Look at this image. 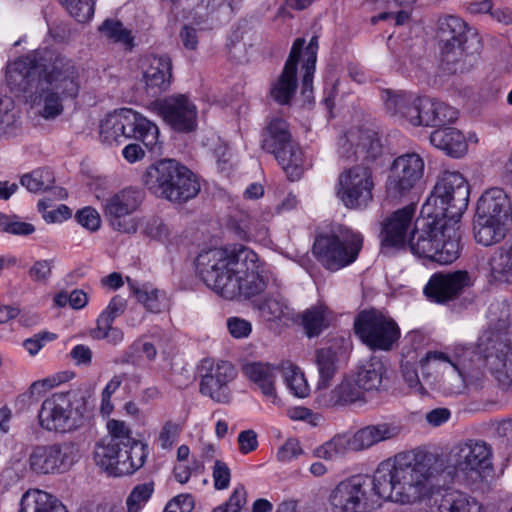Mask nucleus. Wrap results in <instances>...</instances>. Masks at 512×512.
Here are the masks:
<instances>
[{
  "label": "nucleus",
  "mask_w": 512,
  "mask_h": 512,
  "mask_svg": "<svg viewBox=\"0 0 512 512\" xmlns=\"http://www.w3.org/2000/svg\"><path fill=\"white\" fill-rule=\"evenodd\" d=\"M403 453L419 502H431L429 512H483L475 498L460 490L445 489L440 481H482L493 471V451L487 442L465 440L446 456L414 451Z\"/></svg>",
  "instance_id": "obj_1"
},
{
  "label": "nucleus",
  "mask_w": 512,
  "mask_h": 512,
  "mask_svg": "<svg viewBox=\"0 0 512 512\" xmlns=\"http://www.w3.org/2000/svg\"><path fill=\"white\" fill-rule=\"evenodd\" d=\"M80 74V67L72 59L42 49L9 63L6 80L11 90L25 94L36 116L54 120L63 113L64 102L78 96Z\"/></svg>",
  "instance_id": "obj_2"
},
{
  "label": "nucleus",
  "mask_w": 512,
  "mask_h": 512,
  "mask_svg": "<svg viewBox=\"0 0 512 512\" xmlns=\"http://www.w3.org/2000/svg\"><path fill=\"white\" fill-rule=\"evenodd\" d=\"M382 500L420 503L403 452L382 461L372 476L360 474L340 481L328 498L332 512H375Z\"/></svg>",
  "instance_id": "obj_3"
},
{
  "label": "nucleus",
  "mask_w": 512,
  "mask_h": 512,
  "mask_svg": "<svg viewBox=\"0 0 512 512\" xmlns=\"http://www.w3.org/2000/svg\"><path fill=\"white\" fill-rule=\"evenodd\" d=\"M487 327L478 338L477 348L483 365L504 388L512 386V338L508 313L502 302H492Z\"/></svg>",
  "instance_id": "obj_4"
},
{
  "label": "nucleus",
  "mask_w": 512,
  "mask_h": 512,
  "mask_svg": "<svg viewBox=\"0 0 512 512\" xmlns=\"http://www.w3.org/2000/svg\"><path fill=\"white\" fill-rule=\"evenodd\" d=\"M142 181L156 197L177 203L194 198L200 190L195 175L174 159H164L150 165Z\"/></svg>",
  "instance_id": "obj_5"
},
{
  "label": "nucleus",
  "mask_w": 512,
  "mask_h": 512,
  "mask_svg": "<svg viewBox=\"0 0 512 512\" xmlns=\"http://www.w3.org/2000/svg\"><path fill=\"white\" fill-rule=\"evenodd\" d=\"M233 276L224 289L223 298L250 299L274 287H282V283L265 264L259 261L258 255L245 246L237 248L236 263Z\"/></svg>",
  "instance_id": "obj_6"
},
{
  "label": "nucleus",
  "mask_w": 512,
  "mask_h": 512,
  "mask_svg": "<svg viewBox=\"0 0 512 512\" xmlns=\"http://www.w3.org/2000/svg\"><path fill=\"white\" fill-rule=\"evenodd\" d=\"M469 187L459 172L445 171L423 204L421 215L442 217L457 224L467 209Z\"/></svg>",
  "instance_id": "obj_7"
},
{
  "label": "nucleus",
  "mask_w": 512,
  "mask_h": 512,
  "mask_svg": "<svg viewBox=\"0 0 512 512\" xmlns=\"http://www.w3.org/2000/svg\"><path fill=\"white\" fill-rule=\"evenodd\" d=\"M438 38L443 70L448 73L462 72L464 57L473 54V51H469L470 47L479 44L477 34L460 17L446 15L438 20Z\"/></svg>",
  "instance_id": "obj_8"
},
{
  "label": "nucleus",
  "mask_w": 512,
  "mask_h": 512,
  "mask_svg": "<svg viewBox=\"0 0 512 512\" xmlns=\"http://www.w3.org/2000/svg\"><path fill=\"white\" fill-rule=\"evenodd\" d=\"M401 426L395 422H380L365 426L353 435L339 434L316 447L313 455L325 460H334L348 451H361L373 445L396 438Z\"/></svg>",
  "instance_id": "obj_9"
},
{
  "label": "nucleus",
  "mask_w": 512,
  "mask_h": 512,
  "mask_svg": "<svg viewBox=\"0 0 512 512\" xmlns=\"http://www.w3.org/2000/svg\"><path fill=\"white\" fill-rule=\"evenodd\" d=\"M471 354V347L461 344L454 345L446 351H429L421 360V368L425 378L433 372L441 370L439 379L434 382L447 395H456L465 391L466 382L460 362H465Z\"/></svg>",
  "instance_id": "obj_10"
},
{
  "label": "nucleus",
  "mask_w": 512,
  "mask_h": 512,
  "mask_svg": "<svg viewBox=\"0 0 512 512\" xmlns=\"http://www.w3.org/2000/svg\"><path fill=\"white\" fill-rule=\"evenodd\" d=\"M362 245L363 237L360 233L339 227L331 234L316 237L313 253L326 269L338 271L357 259Z\"/></svg>",
  "instance_id": "obj_11"
},
{
  "label": "nucleus",
  "mask_w": 512,
  "mask_h": 512,
  "mask_svg": "<svg viewBox=\"0 0 512 512\" xmlns=\"http://www.w3.org/2000/svg\"><path fill=\"white\" fill-rule=\"evenodd\" d=\"M262 148L275 156L290 180L300 178L303 172L302 151L292 140L285 119L275 117L270 120L263 134Z\"/></svg>",
  "instance_id": "obj_12"
},
{
  "label": "nucleus",
  "mask_w": 512,
  "mask_h": 512,
  "mask_svg": "<svg viewBox=\"0 0 512 512\" xmlns=\"http://www.w3.org/2000/svg\"><path fill=\"white\" fill-rule=\"evenodd\" d=\"M84 411L83 398L73 400L70 394L55 393L42 402L39 425L47 431L70 432L82 425Z\"/></svg>",
  "instance_id": "obj_13"
},
{
  "label": "nucleus",
  "mask_w": 512,
  "mask_h": 512,
  "mask_svg": "<svg viewBox=\"0 0 512 512\" xmlns=\"http://www.w3.org/2000/svg\"><path fill=\"white\" fill-rule=\"evenodd\" d=\"M145 199V192L137 187H126L104 198L101 208L105 219L111 227L123 233H135L137 223L128 218L135 213Z\"/></svg>",
  "instance_id": "obj_14"
},
{
  "label": "nucleus",
  "mask_w": 512,
  "mask_h": 512,
  "mask_svg": "<svg viewBox=\"0 0 512 512\" xmlns=\"http://www.w3.org/2000/svg\"><path fill=\"white\" fill-rule=\"evenodd\" d=\"M354 326L362 342L373 350L389 351L400 338L397 323L377 310L361 312Z\"/></svg>",
  "instance_id": "obj_15"
},
{
  "label": "nucleus",
  "mask_w": 512,
  "mask_h": 512,
  "mask_svg": "<svg viewBox=\"0 0 512 512\" xmlns=\"http://www.w3.org/2000/svg\"><path fill=\"white\" fill-rule=\"evenodd\" d=\"M237 248L232 251L214 248L202 251L196 258V273L217 294L223 296L224 289L233 276Z\"/></svg>",
  "instance_id": "obj_16"
},
{
  "label": "nucleus",
  "mask_w": 512,
  "mask_h": 512,
  "mask_svg": "<svg viewBox=\"0 0 512 512\" xmlns=\"http://www.w3.org/2000/svg\"><path fill=\"white\" fill-rule=\"evenodd\" d=\"M373 172L368 165H355L338 177L337 196L351 209L365 208L372 200Z\"/></svg>",
  "instance_id": "obj_17"
},
{
  "label": "nucleus",
  "mask_w": 512,
  "mask_h": 512,
  "mask_svg": "<svg viewBox=\"0 0 512 512\" xmlns=\"http://www.w3.org/2000/svg\"><path fill=\"white\" fill-rule=\"evenodd\" d=\"M424 169V160L418 153L407 152L396 157L389 169L387 192L393 197L407 195L420 183Z\"/></svg>",
  "instance_id": "obj_18"
},
{
  "label": "nucleus",
  "mask_w": 512,
  "mask_h": 512,
  "mask_svg": "<svg viewBox=\"0 0 512 512\" xmlns=\"http://www.w3.org/2000/svg\"><path fill=\"white\" fill-rule=\"evenodd\" d=\"M111 441L101 439L94 447V461L107 475L129 476L144 466L147 457L144 452L140 451L139 446L133 449V456H130L129 461L127 459L119 461L118 458L123 447Z\"/></svg>",
  "instance_id": "obj_19"
},
{
  "label": "nucleus",
  "mask_w": 512,
  "mask_h": 512,
  "mask_svg": "<svg viewBox=\"0 0 512 512\" xmlns=\"http://www.w3.org/2000/svg\"><path fill=\"white\" fill-rule=\"evenodd\" d=\"M338 155L347 161H363L368 164L382 155V144L375 131L354 127L339 138Z\"/></svg>",
  "instance_id": "obj_20"
},
{
  "label": "nucleus",
  "mask_w": 512,
  "mask_h": 512,
  "mask_svg": "<svg viewBox=\"0 0 512 512\" xmlns=\"http://www.w3.org/2000/svg\"><path fill=\"white\" fill-rule=\"evenodd\" d=\"M473 285L471 274L465 270L434 273L423 288L427 299L437 304H446L457 299L465 289Z\"/></svg>",
  "instance_id": "obj_21"
},
{
  "label": "nucleus",
  "mask_w": 512,
  "mask_h": 512,
  "mask_svg": "<svg viewBox=\"0 0 512 512\" xmlns=\"http://www.w3.org/2000/svg\"><path fill=\"white\" fill-rule=\"evenodd\" d=\"M158 113L178 132H192L197 127L198 110L185 94L168 96L156 103Z\"/></svg>",
  "instance_id": "obj_22"
},
{
  "label": "nucleus",
  "mask_w": 512,
  "mask_h": 512,
  "mask_svg": "<svg viewBox=\"0 0 512 512\" xmlns=\"http://www.w3.org/2000/svg\"><path fill=\"white\" fill-rule=\"evenodd\" d=\"M448 220L442 217L422 215L417 220L415 229L412 231L408 244L411 252L422 258L430 259L433 249L438 247V237L443 236Z\"/></svg>",
  "instance_id": "obj_23"
},
{
  "label": "nucleus",
  "mask_w": 512,
  "mask_h": 512,
  "mask_svg": "<svg viewBox=\"0 0 512 512\" xmlns=\"http://www.w3.org/2000/svg\"><path fill=\"white\" fill-rule=\"evenodd\" d=\"M235 377L234 366L228 361H219L202 376L200 393L217 403H229L231 401L229 384Z\"/></svg>",
  "instance_id": "obj_24"
},
{
  "label": "nucleus",
  "mask_w": 512,
  "mask_h": 512,
  "mask_svg": "<svg viewBox=\"0 0 512 512\" xmlns=\"http://www.w3.org/2000/svg\"><path fill=\"white\" fill-rule=\"evenodd\" d=\"M305 45L304 38H297L291 48L289 57L282 73L270 88L271 98L280 105L289 104L297 89V65L300 61L301 50Z\"/></svg>",
  "instance_id": "obj_25"
},
{
  "label": "nucleus",
  "mask_w": 512,
  "mask_h": 512,
  "mask_svg": "<svg viewBox=\"0 0 512 512\" xmlns=\"http://www.w3.org/2000/svg\"><path fill=\"white\" fill-rule=\"evenodd\" d=\"M383 100L386 110L400 121L412 126H423L422 114L423 100L419 97L404 91L386 90L383 92Z\"/></svg>",
  "instance_id": "obj_26"
},
{
  "label": "nucleus",
  "mask_w": 512,
  "mask_h": 512,
  "mask_svg": "<svg viewBox=\"0 0 512 512\" xmlns=\"http://www.w3.org/2000/svg\"><path fill=\"white\" fill-rule=\"evenodd\" d=\"M142 78L148 93L167 90L172 79V62L167 55H147L141 60Z\"/></svg>",
  "instance_id": "obj_27"
},
{
  "label": "nucleus",
  "mask_w": 512,
  "mask_h": 512,
  "mask_svg": "<svg viewBox=\"0 0 512 512\" xmlns=\"http://www.w3.org/2000/svg\"><path fill=\"white\" fill-rule=\"evenodd\" d=\"M415 206L398 209L382 223L381 242L383 246L402 248L405 246L415 216Z\"/></svg>",
  "instance_id": "obj_28"
},
{
  "label": "nucleus",
  "mask_w": 512,
  "mask_h": 512,
  "mask_svg": "<svg viewBox=\"0 0 512 512\" xmlns=\"http://www.w3.org/2000/svg\"><path fill=\"white\" fill-rule=\"evenodd\" d=\"M476 215L508 223L512 216V206L508 195L498 187L486 190L477 202Z\"/></svg>",
  "instance_id": "obj_29"
},
{
  "label": "nucleus",
  "mask_w": 512,
  "mask_h": 512,
  "mask_svg": "<svg viewBox=\"0 0 512 512\" xmlns=\"http://www.w3.org/2000/svg\"><path fill=\"white\" fill-rule=\"evenodd\" d=\"M127 117L128 138L139 140L149 151L158 153L160 151L158 126L131 108H127Z\"/></svg>",
  "instance_id": "obj_30"
},
{
  "label": "nucleus",
  "mask_w": 512,
  "mask_h": 512,
  "mask_svg": "<svg viewBox=\"0 0 512 512\" xmlns=\"http://www.w3.org/2000/svg\"><path fill=\"white\" fill-rule=\"evenodd\" d=\"M364 392L354 376L344 378L331 391L319 392L316 401L322 407L345 406L363 399Z\"/></svg>",
  "instance_id": "obj_31"
},
{
  "label": "nucleus",
  "mask_w": 512,
  "mask_h": 512,
  "mask_svg": "<svg viewBox=\"0 0 512 512\" xmlns=\"http://www.w3.org/2000/svg\"><path fill=\"white\" fill-rule=\"evenodd\" d=\"M243 372L268 400L274 404L277 402L275 381L278 369L276 367L268 363L252 362L243 367Z\"/></svg>",
  "instance_id": "obj_32"
},
{
  "label": "nucleus",
  "mask_w": 512,
  "mask_h": 512,
  "mask_svg": "<svg viewBox=\"0 0 512 512\" xmlns=\"http://www.w3.org/2000/svg\"><path fill=\"white\" fill-rule=\"evenodd\" d=\"M128 117L127 108L116 110L107 115L100 123L99 135L103 143L122 144L128 140Z\"/></svg>",
  "instance_id": "obj_33"
},
{
  "label": "nucleus",
  "mask_w": 512,
  "mask_h": 512,
  "mask_svg": "<svg viewBox=\"0 0 512 512\" xmlns=\"http://www.w3.org/2000/svg\"><path fill=\"white\" fill-rule=\"evenodd\" d=\"M430 143L447 155L460 158L466 154L468 145L462 132L455 128H444L433 131L430 135Z\"/></svg>",
  "instance_id": "obj_34"
},
{
  "label": "nucleus",
  "mask_w": 512,
  "mask_h": 512,
  "mask_svg": "<svg viewBox=\"0 0 512 512\" xmlns=\"http://www.w3.org/2000/svg\"><path fill=\"white\" fill-rule=\"evenodd\" d=\"M20 512H68V510L52 494L39 489H29L21 498Z\"/></svg>",
  "instance_id": "obj_35"
},
{
  "label": "nucleus",
  "mask_w": 512,
  "mask_h": 512,
  "mask_svg": "<svg viewBox=\"0 0 512 512\" xmlns=\"http://www.w3.org/2000/svg\"><path fill=\"white\" fill-rule=\"evenodd\" d=\"M453 222H448L444 229V235L438 237V247L433 249L430 261L441 265H447L454 262L460 254L459 235Z\"/></svg>",
  "instance_id": "obj_36"
},
{
  "label": "nucleus",
  "mask_w": 512,
  "mask_h": 512,
  "mask_svg": "<svg viewBox=\"0 0 512 512\" xmlns=\"http://www.w3.org/2000/svg\"><path fill=\"white\" fill-rule=\"evenodd\" d=\"M423 126L439 127L451 124L458 118V111L445 102L425 97L422 106Z\"/></svg>",
  "instance_id": "obj_37"
},
{
  "label": "nucleus",
  "mask_w": 512,
  "mask_h": 512,
  "mask_svg": "<svg viewBox=\"0 0 512 512\" xmlns=\"http://www.w3.org/2000/svg\"><path fill=\"white\" fill-rule=\"evenodd\" d=\"M473 231L477 243L483 246H490L502 241L506 237L508 223L475 215Z\"/></svg>",
  "instance_id": "obj_38"
},
{
  "label": "nucleus",
  "mask_w": 512,
  "mask_h": 512,
  "mask_svg": "<svg viewBox=\"0 0 512 512\" xmlns=\"http://www.w3.org/2000/svg\"><path fill=\"white\" fill-rule=\"evenodd\" d=\"M385 373L386 367L383 361L377 357H371L358 367L354 377L363 392L377 391L382 384Z\"/></svg>",
  "instance_id": "obj_39"
},
{
  "label": "nucleus",
  "mask_w": 512,
  "mask_h": 512,
  "mask_svg": "<svg viewBox=\"0 0 512 512\" xmlns=\"http://www.w3.org/2000/svg\"><path fill=\"white\" fill-rule=\"evenodd\" d=\"M338 355L332 347L321 348L316 352V364L319 379L316 385V393L326 391L338 370Z\"/></svg>",
  "instance_id": "obj_40"
},
{
  "label": "nucleus",
  "mask_w": 512,
  "mask_h": 512,
  "mask_svg": "<svg viewBox=\"0 0 512 512\" xmlns=\"http://www.w3.org/2000/svg\"><path fill=\"white\" fill-rule=\"evenodd\" d=\"M130 290L144 308L152 313H160L168 306V299L164 291L158 290L150 284L138 285L128 279Z\"/></svg>",
  "instance_id": "obj_41"
},
{
  "label": "nucleus",
  "mask_w": 512,
  "mask_h": 512,
  "mask_svg": "<svg viewBox=\"0 0 512 512\" xmlns=\"http://www.w3.org/2000/svg\"><path fill=\"white\" fill-rule=\"evenodd\" d=\"M54 474L69 471L80 459V450L77 444L71 441L51 444Z\"/></svg>",
  "instance_id": "obj_42"
},
{
  "label": "nucleus",
  "mask_w": 512,
  "mask_h": 512,
  "mask_svg": "<svg viewBox=\"0 0 512 512\" xmlns=\"http://www.w3.org/2000/svg\"><path fill=\"white\" fill-rule=\"evenodd\" d=\"M108 436L102 438V440H112V443H117L119 446L132 445V450L139 446L140 451L146 454L148 457L149 451L147 444L132 437V431L130 427L124 422L116 419H110L107 422Z\"/></svg>",
  "instance_id": "obj_43"
},
{
  "label": "nucleus",
  "mask_w": 512,
  "mask_h": 512,
  "mask_svg": "<svg viewBox=\"0 0 512 512\" xmlns=\"http://www.w3.org/2000/svg\"><path fill=\"white\" fill-rule=\"evenodd\" d=\"M331 312L323 304H317L305 310L302 314V325L308 337L318 336L328 327Z\"/></svg>",
  "instance_id": "obj_44"
},
{
  "label": "nucleus",
  "mask_w": 512,
  "mask_h": 512,
  "mask_svg": "<svg viewBox=\"0 0 512 512\" xmlns=\"http://www.w3.org/2000/svg\"><path fill=\"white\" fill-rule=\"evenodd\" d=\"M318 37L313 36L309 44L305 48L300 60H302V94L312 93L313 76L316 69L317 51H318Z\"/></svg>",
  "instance_id": "obj_45"
},
{
  "label": "nucleus",
  "mask_w": 512,
  "mask_h": 512,
  "mask_svg": "<svg viewBox=\"0 0 512 512\" xmlns=\"http://www.w3.org/2000/svg\"><path fill=\"white\" fill-rule=\"evenodd\" d=\"M18 130L14 101L11 97L0 94V139L14 137Z\"/></svg>",
  "instance_id": "obj_46"
},
{
  "label": "nucleus",
  "mask_w": 512,
  "mask_h": 512,
  "mask_svg": "<svg viewBox=\"0 0 512 512\" xmlns=\"http://www.w3.org/2000/svg\"><path fill=\"white\" fill-rule=\"evenodd\" d=\"M281 287L268 291V297L259 305L261 315L266 320L281 319L289 314V306L286 299L279 293Z\"/></svg>",
  "instance_id": "obj_47"
},
{
  "label": "nucleus",
  "mask_w": 512,
  "mask_h": 512,
  "mask_svg": "<svg viewBox=\"0 0 512 512\" xmlns=\"http://www.w3.org/2000/svg\"><path fill=\"white\" fill-rule=\"evenodd\" d=\"M55 182L53 172L48 168H39L30 173L24 174L20 183L29 192L38 193L49 190Z\"/></svg>",
  "instance_id": "obj_48"
},
{
  "label": "nucleus",
  "mask_w": 512,
  "mask_h": 512,
  "mask_svg": "<svg viewBox=\"0 0 512 512\" xmlns=\"http://www.w3.org/2000/svg\"><path fill=\"white\" fill-rule=\"evenodd\" d=\"M28 464L36 474H54L51 444L35 446L29 455Z\"/></svg>",
  "instance_id": "obj_49"
},
{
  "label": "nucleus",
  "mask_w": 512,
  "mask_h": 512,
  "mask_svg": "<svg viewBox=\"0 0 512 512\" xmlns=\"http://www.w3.org/2000/svg\"><path fill=\"white\" fill-rule=\"evenodd\" d=\"M471 347V354L468 356V359L464 362H460L462 366V373L464 374V380L466 382L467 388H475L478 389L483 386V383L486 379V375L481 367L476 362H482V359L478 360L479 351L477 352Z\"/></svg>",
  "instance_id": "obj_50"
},
{
  "label": "nucleus",
  "mask_w": 512,
  "mask_h": 512,
  "mask_svg": "<svg viewBox=\"0 0 512 512\" xmlns=\"http://www.w3.org/2000/svg\"><path fill=\"white\" fill-rule=\"evenodd\" d=\"M153 492V482L136 485L126 499L127 512H140L152 497Z\"/></svg>",
  "instance_id": "obj_51"
},
{
  "label": "nucleus",
  "mask_w": 512,
  "mask_h": 512,
  "mask_svg": "<svg viewBox=\"0 0 512 512\" xmlns=\"http://www.w3.org/2000/svg\"><path fill=\"white\" fill-rule=\"evenodd\" d=\"M141 353L148 361H154L157 356V349L154 344L147 341L145 337L136 339L124 353L121 362L124 364H136L137 359L134 354Z\"/></svg>",
  "instance_id": "obj_52"
},
{
  "label": "nucleus",
  "mask_w": 512,
  "mask_h": 512,
  "mask_svg": "<svg viewBox=\"0 0 512 512\" xmlns=\"http://www.w3.org/2000/svg\"><path fill=\"white\" fill-rule=\"evenodd\" d=\"M99 30L110 40L119 42L128 48L133 46L131 32L125 29L121 22L115 20H106L99 27Z\"/></svg>",
  "instance_id": "obj_53"
},
{
  "label": "nucleus",
  "mask_w": 512,
  "mask_h": 512,
  "mask_svg": "<svg viewBox=\"0 0 512 512\" xmlns=\"http://www.w3.org/2000/svg\"><path fill=\"white\" fill-rule=\"evenodd\" d=\"M424 338L421 333L417 331H411L406 334L403 339V347L401 351L402 359L410 362H419L421 365L420 351L423 346Z\"/></svg>",
  "instance_id": "obj_54"
},
{
  "label": "nucleus",
  "mask_w": 512,
  "mask_h": 512,
  "mask_svg": "<svg viewBox=\"0 0 512 512\" xmlns=\"http://www.w3.org/2000/svg\"><path fill=\"white\" fill-rule=\"evenodd\" d=\"M286 385L294 396L304 398L310 392L309 385L303 372L294 366L289 367L285 372Z\"/></svg>",
  "instance_id": "obj_55"
},
{
  "label": "nucleus",
  "mask_w": 512,
  "mask_h": 512,
  "mask_svg": "<svg viewBox=\"0 0 512 512\" xmlns=\"http://www.w3.org/2000/svg\"><path fill=\"white\" fill-rule=\"evenodd\" d=\"M0 231L16 236H28L35 232V227L16 215L8 216L0 213Z\"/></svg>",
  "instance_id": "obj_56"
},
{
  "label": "nucleus",
  "mask_w": 512,
  "mask_h": 512,
  "mask_svg": "<svg viewBox=\"0 0 512 512\" xmlns=\"http://www.w3.org/2000/svg\"><path fill=\"white\" fill-rule=\"evenodd\" d=\"M78 22L89 20L94 14V0H59Z\"/></svg>",
  "instance_id": "obj_57"
},
{
  "label": "nucleus",
  "mask_w": 512,
  "mask_h": 512,
  "mask_svg": "<svg viewBox=\"0 0 512 512\" xmlns=\"http://www.w3.org/2000/svg\"><path fill=\"white\" fill-rule=\"evenodd\" d=\"M182 426L173 420H167L162 425L156 438L157 445L163 450H170L177 443Z\"/></svg>",
  "instance_id": "obj_58"
},
{
  "label": "nucleus",
  "mask_w": 512,
  "mask_h": 512,
  "mask_svg": "<svg viewBox=\"0 0 512 512\" xmlns=\"http://www.w3.org/2000/svg\"><path fill=\"white\" fill-rule=\"evenodd\" d=\"M419 362H410L408 360H401L400 372L404 382L407 384L411 393L417 395H425L426 390L420 382L416 365Z\"/></svg>",
  "instance_id": "obj_59"
},
{
  "label": "nucleus",
  "mask_w": 512,
  "mask_h": 512,
  "mask_svg": "<svg viewBox=\"0 0 512 512\" xmlns=\"http://www.w3.org/2000/svg\"><path fill=\"white\" fill-rule=\"evenodd\" d=\"M53 267V260L40 259L32 264L28 270V275L34 283L46 285L52 276Z\"/></svg>",
  "instance_id": "obj_60"
},
{
  "label": "nucleus",
  "mask_w": 512,
  "mask_h": 512,
  "mask_svg": "<svg viewBox=\"0 0 512 512\" xmlns=\"http://www.w3.org/2000/svg\"><path fill=\"white\" fill-rule=\"evenodd\" d=\"M75 218L82 227L92 232L97 231L101 226L100 214L90 206L80 209Z\"/></svg>",
  "instance_id": "obj_61"
},
{
  "label": "nucleus",
  "mask_w": 512,
  "mask_h": 512,
  "mask_svg": "<svg viewBox=\"0 0 512 512\" xmlns=\"http://www.w3.org/2000/svg\"><path fill=\"white\" fill-rule=\"evenodd\" d=\"M48 207L44 200L38 202V210L42 213V217L47 223L62 222L71 216V210L64 204L53 210H47Z\"/></svg>",
  "instance_id": "obj_62"
},
{
  "label": "nucleus",
  "mask_w": 512,
  "mask_h": 512,
  "mask_svg": "<svg viewBox=\"0 0 512 512\" xmlns=\"http://www.w3.org/2000/svg\"><path fill=\"white\" fill-rule=\"evenodd\" d=\"M143 233L152 239L165 242L169 239L170 229L162 222V220L158 218H151L146 221Z\"/></svg>",
  "instance_id": "obj_63"
},
{
  "label": "nucleus",
  "mask_w": 512,
  "mask_h": 512,
  "mask_svg": "<svg viewBox=\"0 0 512 512\" xmlns=\"http://www.w3.org/2000/svg\"><path fill=\"white\" fill-rule=\"evenodd\" d=\"M212 477L216 490L227 489L231 479V471L228 465L223 461L216 460L212 469Z\"/></svg>",
  "instance_id": "obj_64"
}]
</instances>
